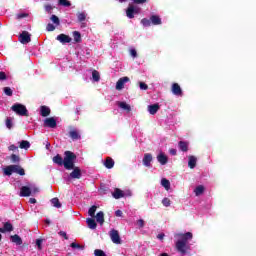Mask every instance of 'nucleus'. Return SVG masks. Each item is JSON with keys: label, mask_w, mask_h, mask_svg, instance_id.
<instances>
[{"label": "nucleus", "mask_w": 256, "mask_h": 256, "mask_svg": "<svg viewBox=\"0 0 256 256\" xmlns=\"http://www.w3.org/2000/svg\"><path fill=\"white\" fill-rule=\"evenodd\" d=\"M175 237L178 238V240L175 243L176 251L180 253L182 256L187 255V253H189V250L191 249V246H189V241L193 239V233H177L175 234Z\"/></svg>", "instance_id": "f257e3e1"}, {"label": "nucleus", "mask_w": 256, "mask_h": 256, "mask_svg": "<svg viewBox=\"0 0 256 256\" xmlns=\"http://www.w3.org/2000/svg\"><path fill=\"white\" fill-rule=\"evenodd\" d=\"M75 161H77V155L69 150L64 152V169L71 171L75 169Z\"/></svg>", "instance_id": "f03ea898"}, {"label": "nucleus", "mask_w": 256, "mask_h": 256, "mask_svg": "<svg viewBox=\"0 0 256 256\" xmlns=\"http://www.w3.org/2000/svg\"><path fill=\"white\" fill-rule=\"evenodd\" d=\"M11 109L20 117H29V110H27V107L23 104L15 103L12 105Z\"/></svg>", "instance_id": "7ed1b4c3"}, {"label": "nucleus", "mask_w": 256, "mask_h": 256, "mask_svg": "<svg viewBox=\"0 0 256 256\" xmlns=\"http://www.w3.org/2000/svg\"><path fill=\"white\" fill-rule=\"evenodd\" d=\"M110 239L112 243L116 245H121V236L119 235V231L113 229L110 231Z\"/></svg>", "instance_id": "20e7f679"}, {"label": "nucleus", "mask_w": 256, "mask_h": 256, "mask_svg": "<svg viewBox=\"0 0 256 256\" xmlns=\"http://www.w3.org/2000/svg\"><path fill=\"white\" fill-rule=\"evenodd\" d=\"M19 41L22 43V45H27V43H31V34L27 31H23L19 35Z\"/></svg>", "instance_id": "39448f33"}, {"label": "nucleus", "mask_w": 256, "mask_h": 256, "mask_svg": "<svg viewBox=\"0 0 256 256\" xmlns=\"http://www.w3.org/2000/svg\"><path fill=\"white\" fill-rule=\"evenodd\" d=\"M171 91L173 95H176L177 97H183V90L181 89V86L178 83L172 84Z\"/></svg>", "instance_id": "423d86ee"}, {"label": "nucleus", "mask_w": 256, "mask_h": 256, "mask_svg": "<svg viewBox=\"0 0 256 256\" xmlns=\"http://www.w3.org/2000/svg\"><path fill=\"white\" fill-rule=\"evenodd\" d=\"M44 127L55 129V127H57V120L54 117L46 118L44 120Z\"/></svg>", "instance_id": "0eeeda50"}, {"label": "nucleus", "mask_w": 256, "mask_h": 256, "mask_svg": "<svg viewBox=\"0 0 256 256\" xmlns=\"http://www.w3.org/2000/svg\"><path fill=\"white\" fill-rule=\"evenodd\" d=\"M130 79L127 76H124L120 78L116 83V89L117 91H121V89H124L125 83H129Z\"/></svg>", "instance_id": "6e6552de"}, {"label": "nucleus", "mask_w": 256, "mask_h": 256, "mask_svg": "<svg viewBox=\"0 0 256 256\" xmlns=\"http://www.w3.org/2000/svg\"><path fill=\"white\" fill-rule=\"evenodd\" d=\"M73 171L70 173L69 178L70 179H81L82 173H81V168L80 167H75L72 168Z\"/></svg>", "instance_id": "1a4fd4ad"}, {"label": "nucleus", "mask_w": 256, "mask_h": 256, "mask_svg": "<svg viewBox=\"0 0 256 256\" xmlns=\"http://www.w3.org/2000/svg\"><path fill=\"white\" fill-rule=\"evenodd\" d=\"M152 161H153V155L151 153L144 154V158L142 160L144 167H151Z\"/></svg>", "instance_id": "9d476101"}, {"label": "nucleus", "mask_w": 256, "mask_h": 256, "mask_svg": "<svg viewBox=\"0 0 256 256\" xmlns=\"http://www.w3.org/2000/svg\"><path fill=\"white\" fill-rule=\"evenodd\" d=\"M56 39H57V41H59L60 43H63V44L71 43V41H72L71 37H69L66 34H59Z\"/></svg>", "instance_id": "9b49d317"}, {"label": "nucleus", "mask_w": 256, "mask_h": 256, "mask_svg": "<svg viewBox=\"0 0 256 256\" xmlns=\"http://www.w3.org/2000/svg\"><path fill=\"white\" fill-rule=\"evenodd\" d=\"M13 231V224L5 222L3 228H0V233H11Z\"/></svg>", "instance_id": "f8f14e48"}, {"label": "nucleus", "mask_w": 256, "mask_h": 256, "mask_svg": "<svg viewBox=\"0 0 256 256\" xmlns=\"http://www.w3.org/2000/svg\"><path fill=\"white\" fill-rule=\"evenodd\" d=\"M157 161L158 163H160V165H167V163L169 162V158L164 153H160L157 156Z\"/></svg>", "instance_id": "ddd939ff"}, {"label": "nucleus", "mask_w": 256, "mask_h": 256, "mask_svg": "<svg viewBox=\"0 0 256 256\" xmlns=\"http://www.w3.org/2000/svg\"><path fill=\"white\" fill-rule=\"evenodd\" d=\"M31 195V188L28 186H22L20 189V197H30Z\"/></svg>", "instance_id": "4468645a"}, {"label": "nucleus", "mask_w": 256, "mask_h": 256, "mask_svg": "<svg viewBox=\"0 0 256 256\" xmlns=\"http://www.w3.org/2000/svg\"><path fill=\"white\" fill-rule=\"evenodd\" d=\"M77 19H78L79 23H82L81 27H87V24L83 22V21H85V19H87V14H85V12H78Z\"/></svg>", "instance_id": "2eb2a0df"}, {"label": "nucleus", "mask_w": 256, "mask_h": 256, "mask_svg": "<svg viewBox=\"0 0 256 256\" xmlns=\"http://www.w3.org/2000/svg\"><path fill=\"white\" fill-rule=\"evenodd\" d=\"M12 173H17V175H25V169L20 165H12Z\"/></svg>", "instance_id": "dca6fc26"}, {"label": "nucleus", "mask_w": 256, "mask_h": 256, "mask_svg": "<svg viewBox=\"0 0 256 256\" xmlns=\"http://www.w3.org/2000/svg\"><path fill=\"white\" fill-rule=\"evenodd\" d=\"M135 13H137V11L135 10V6L133 5H130L126 10V15L128 19H133L135 17Z\"/></svg>", "instance_id": "f3484780"}, {"label": "nucleus", "mask_w": 256, "mask_h": 256, "mask_svg": "<svg viewBox=\"0 0 256 256\" xmlns=\"http://www.w3.org/2000/svg\"><path fill=\"white\" fill-rule=\"evenodd\" d=\"M40 114L42 117H49L51 115V108L47 106H41Z\"/></svg>", "instance_id": "a211bd4d"}, {"label": "nucleus", "mask_w": 256, "mask_h": 256, "mask_svg": "<svg viewBox=\"0 0 256 256\" xmlns=\"http://www.w3.org/2000/svg\"><path fill=\"white\" fill-rule=\"evenodd\" d=\"M112 197H114V199H123V197H125V193H123V190L115 188L114 192L112 193Z\"/></svg>", "instance_id": "6ab92c4d"}, {"label": "nucleus", "mask_w": 256, "mask_h": 256, "mask_svg": "<svg viewBox=\"0 0 256 256\" xmlns=\"http://www.w3.org/2000/svg\"><path fill=\"white\" fill-rule=\"evenodd\" d=\"M52 161H53V163H55L56 165H59L60 167L63 166V165L65 166V160L59 154L54 156Z\"/></svg>", "instance_id": "aec40b11"}, {"label": "nucleus", "mask_w": 256, "mask_h": 256, "mask_svg": "<svg viewBox=\"0 0 256 256\" xmlns=\"http://www.w3.org/2000/svg\"><path fill=\"white\" fill-rule=\"evenodd\" d=\"M159 109H161V106H159V104H152L148 106V111L150 115H156Z\"/></svg>", "instance_id": "412c9836"}, {"label": "nucleus", "mask_w": 256, "mask_h": 256, "mask_svg": "<svg viewBox=\"0 0 256 256\" xmlns=\"http://www.w3.org/2000/svg\"><path fill=\"white\" fill-rule=\"evenodd\" d=\"M178 147L180 151H183V153H187L189 151V142L180 141L178 142Z\"/></svg>", "instance_id": "4be33fe9"}, {"label": "nucleus", "mask_w": 256, "mask_h": 256, "mask_svg": "<svg viewBox=\"0 0 256 256\" xmlns=\"http://www.w3.org/2000/svg\"><path fill=\"white\" fill-rule=\"evenodd\" d=\"M96 221L100 225H103L105 223V214L103 213V211H100L96 214Z\"/></svg>", "instance_id": "5701e85b"}, {"label": "nucleus", "mask_w": 256, "mask_h": 256, "mask_svg": "<svg viewBox=\"0 0 256 256\" xmlns=\"http://www.w3.org/2000/svg\"><path fill=\"white\" fill-rule=\"evenodd\" d=\"M188 167L190 169L197 167V158L195 156H189Z\"/></svg>", "instance_id": "b1692460"}, {"label": "nucleus", "mask_w": 256, "mask_h": 256, "mask_svg": "<svg viewBox=\"0 0 256 256\" xmlns=\"http://www.w3.org/2000/svg\"><path fill=\"white\" fill-rule=\"evenodd\" d=\"M104 165L106 169H113V167H115V161L112 160L111 157H107L106 161L104 162Z\"/></svg>", "instance_id": "393cba45"}, {"label": "nucleus", "mask_w": 256, "mask_h": 256, "mask_svg": "<svg viewBox=\"0 0 256 256\" xmlns=\"http://www.w3.org/2000/svg\"><path fill=\"white\" fill-rule=\"evenodd\" d=\"M69 137H71V139L73 141H77V140L81 139V134H79V132L77 130H71L69 132Z\"/></svg>", "instance_id": "a878e982"}, {"label": "nucleus", "mask_w": 256, "mask_h": 256, "mask_svg": "<svg viewBox=\"0 0 256 256\" xmlns=\"http://www.w3.org/2000/svg\"><path fill=\"white\" fill-rule=\"evenodd\" d=\"M150 21L152 25H161L162 23L161 17H159V15H152L150 17Z\"/></svg>", "instance_id": "bb28decb"}, {"label": "nucleus", "mask_w": 256, "mask_h": 256, "mask_svg": "<svg viewBox=\"0 0 256 256\" xmlns=\"http://www.w3.org/2000/svg\"><path fill=\"white\" fill-rule=\"evenodd\" d=\"M12 243H15L16 245H23V240L20 238L19 235L15 234L10 237Z\"/></svg>", "instance_id": "cd10ccee"}, {"label": "nucleus", "mask_w": 256, "mask_h": 256, "mask_svg": "<svg viewBox=\"0 0 256 256\" xmlns=\"http://www.w3.org/2000/svg\"><path fill=\"white\" fill-rule=\"evenodd\" d=\"M118 107L127 111V113H131V105L127 104L126 102H118Z\"/></svg>", "instance_id": "c85d7f7f"}, {"label": "nucleus", "mask_w": 256, "mask_h": 256, "mask_svg": "<svg viewBox=\"0 0 256 256\" xmlns=\"http://www.w3.org/2000/svg\"><path fill=\"white\" fill-rule=\"evenodd\" d=\"M86 223L89 229H97V222L93 218H87Z\"/></svg>", "instance_id": "c756f323"}, {"label": "nucleus", "mask_w": 256, "mask_h": 256, "mask_svg": "<svg viewBox=\"0 0 256 256\" xmlns=\"http://www.w3.org/2000/svg\"><path fill=\"white\" fill-rule=\"evenodd\" d=\"M161 185L162 187H164V189H166V191H169L171 189V182H169L167 178H163L161 180Z\"/></svg>", "instance_id": "7c9ffc66"}, {"label": "nucleus", "mask_w": 256, "mask_h": 256, "mask_svg": "<svg viewBox=\"0 0 256 256\" xmlns=\"http://www.w3.org/2000/svg\"><path fill=\"white\" fill-rule=\"evenodd\" d=\"M204 192H205V187L203 185L197 186L194 190L196 197H199V195H203Z\"/></svg>", "instance_id": "2f4dec72"}, {"label": "nucleus", "mask_w": 256, "mask_h": 256, "mask_svg": "<svg viewBox=\"0 0 256 256\" xmlns=\"http://www.w3.org/2000/svg\"><path fill=\"white\" fill-rule=\"evenodd\" d=\"M50 21H52V23H54V25H56V27H59L61 25V20H59V17H57V15L53 14L50 17Z\"/></svg>", "instance_id": "473e14b6"}, {"label": "nucleus", "mask_w": 256, "mask_h": 256, "mask_svg": "<svg viewBox=\"0 0 256 256\" xmlns=\"http://www.w3.org/2000/svg\"><path fill=\"white\" fill-rule=\"evenodd\" d=\"M29 147H31V143H29V141H27V140H22L21 142H20V145H19V148L20 149H29Z\"/></svg>", "instance_id": "72a5a7b5"}, {"label": "nucleus", "mask_w": 256, "mask_h": 256, "mask_svg": "<svg viewBox=\"0 0 256 256\" xmlns=\"http://www.w3.org/2000/svg\"><path fill=\"white\" fill-rule=\"evenodd\" d=\"M51 203L53 207H56V209H61V202L59 201V198H52Z\"/></svg>", "instance_id": "f704fd0d"}, {"label": "nucleus", "mask_w": 256, "mask_h": 256, "mask_svg": "<svg viewBox=\"0 0 256 256\" xmlns=\"http://www.w3.org/2000/svg\"><path fill=\"white\" fill-rule=\"evenodd\" d=\"M92 79L93 81L99 82L101 80V75L99 74V71L94 70L92 72Z\"/></svg>", "instance_id": "c9c22d12"}, {"label": "nucleus", "mask_w": 256, "mask_h": 256, "mask_svg": "<svg viewBox=\"0 0 256 256\" xmlns=\"http://www.w3.org/2000/svg\"><path fill=\"white\" fill-rule=\"evenodd\" d=\"M4 175H7L10 177V175H13V166L9 165L6 168H4Z\"/></svg>", "instance_id": "e433bc0d"}, {"label": "nucleus", "mask_w": 256, "mask_h": 256, "mask_svg": "<svg viewBox=\"0 0 256 256\" xmlns=\"http://www.w3.org/2000/svg\"><path fill=\"white\" fill-rule=\"evenodd\" d=\"M73 37L76 43H81V33L79 31H74Z\"/></svg>", "instance_id": "4c0bfd02"}, {"label": "nucleus", "mask_w": 256, "mask_h": 256, "mask_svg": "<svg viewBox=\"0 0 256 256\" xmlns=\"http://www.w3.org/2000/svg\"><path fill=\"white\" fill-rule=\"evenodd\" d=\"M96 211H97V206L93 205L92 207L89 208L88 215H90V217H95Z\"/></svg>", "instance_id": "58836bf2"}, {"label": "nucleus", "mask_w": 256, "mask_h": 256, "mask_svg": "<svg viewBox=\"0 0 256 256\" xmlns=\"http://www.w3.org/2000/svg\"><path fill=\"white\" fill-rule=\"evenodd\" d=\"M58 4L62 5V7H71V2H69V0H59Z\"/></svg>", "instance_id": "ea45409f"}, {"label": "nucleus", "mask_w": 256, "mask_h": 256, "mask_svg": "<svg viewBox=\"0 0 256 256\" xmlns=\"http://www.w3.org/2000/svg\"><path fill=\"white\" fill-rule=\"evenodd\" d=\"M141 23L143 24L144 27H151V19L143 18L141 20Z\"/></svg>", "instance_id": "a19ab883"}, {"label": "nucleus", "mask_w": 256, "mask_h": 256, "mask_svg": "<svg viewBox=\"0 0 256 256\" xmlns=\"http://www.w3.org/2000/svg\"><path fill=\"white\" fill-rule=\"evenodd\" d=\"M10 159H11L12 163H19L21 161V158L16 154H12L10 156Z\"/></svg>", "instance_id": "79ce46f5"}, {"label": "nucleus", "mask_w": 256, "mask_h": 256, "mask_svg": "<svg viewBox=\"0 0 256 256\" xmlns=\"http://www.w3.org/2000/svg\"><path fill=\"white\" fill-rule=\"evenodd\" d=\"M162 205H163L164 207H171V199H169V198H163V199H162Z\"/></svg>", "instance_id": "37998d69"}, {"label": "nucleus", "mask_w": 256, "mask_h": 256, "mask_svg": "<svg viewBox=\"0 0 256 256\" xmlns=\"http://www.w3.org/2000/svg\"><path fill=\"white\" fill-rule=\"evenodd\" d=\"M4 93L8 97H13V90L10 87H4Z\"/></svg>", "instance_id": "c03bdc74"}, {"label": "nucleus", "mask_w": 256, "mask_h": 256, "mask_svg": "<svg viewBox=\"0 0 256 256\" xmlns=\"http://www.w3.org/2000/svg\"><path fill=\"white\" fill-rule=\"evenodd\" d=\"M94 255L95 256H107V254H105V252L101 249L94 250Z\"/></svg>", "instance_id": "a18cd8bd"}, {"label": "nucleus", "mask_w": 256, "mask_h": 256, "mask_svg": "<svg viewBox=\"0 0 256 256\" xmlns=\"http://www.w3.org/2000/svg\"><path fill=\"white\" fill-rule=\"evenodd\" d=\"M70 247H71L72 249H84L83 246H81L80 244H77V243H75V242H72V243L70 244Z\"/></svg>", "instance_id": "49530a36"}, {"label": "nucleus", "mask_w": 256, "mask_h": 256, "mask_svg": "<svg viewBox=\"0 0 256 256\" xmlns=\"http://www.w3.org/2000/svg\"><path fill=\"white\" fill-rule=\"evenodd\" d=\"M6 127H7V129H12L13 128V121H11L10 118L6 119Z\"/></svg>", "instance_id": "de8ad7c7"}, {"label": "nucleus", "mask_w": 256, "mask_h": 256, "mask_svg": "<svg viewBox=\"0 0 256 256\" xmlns=\"http://www.w3.org/2000/svg\"><path fill=\"white\" fill-rule=\"evenodd\" d=\"M36 245H37V247H38V249H39V251H41V249H43V239H37L36 240Z\"/></svg>", "instance_id": "09e8293b"}, {"label": "nucleus", "mask_w": 256, "mask_h": 256, "mask_svg": "<svg viewBox=\"0 0 256 256\" xmlns=\"http://www.w3.org/2000/svg\"><path fill=\"white\" fill-rule=\"evenodd\" d=\"M140 89L142 91H147L149 89V86L144 82H140Z\"/></svg>", "instance_id": "8fccbe9b"}, {"label": "nucleus", "mask_w": 256, "mask_h": 256, "mask_svg": "<svg viewBox=\"0 0 256 256\" xmlns=\"http://www.w3.org/2000/svg\"><path fill=\"white\" fill-rule=\"evenodd\" d=\"M137 225H138V227H140V229H143L145 227V220L139 219L137 221Z\"/></svg>", "instance_id": "3c124183"}, {"label": "nucleus", "mask_w": 256, "mask_h": 256, "mask_svg": "<svg viewBox=\"0 0 256 256\" xmlns=\"http://www.w3.org/2000/svg\"><path fill=\"white\" fill-rule=\"evenodd\" d=\"M46 31H49V32L55 31V25H53L51 23L47 24Z\"/></svg>", "instance_id": "603ef678"}, {"label": "nucleus", "mask_w": 256, "mask_h": 256, "mask_svg": "<svg viewBox=\"0 0 256 256\" xmlns=\"http://www.w3.org/2000/svg\"><path fill=\"white\" fill-rule=\"evenodd\" d=\"M58 235H60V237H63L66 241L69 239V236H67V232L65 231L58 232Z\"/></svg>", "instance_id": "864d4df0"}, {"label": "nucleus", "mask_w": 256, "mask_h": 256, "mask_svg": "<svg viewBox=\"0 0 256 256\" xmlns=\"http://www.w3.org/2000/svg\"><path fill=\"white\" fill-rule=\"evenodd\" d=\"M45 11L51 14V11H53V6H51V4H46Z\"/></svg>", "instance_id": "5fc2aeb1"}, {"label": "nucleus", "mask_w": 256, "mask_h": 256, "mask_svg": "<svg viewBox=\"0 0 256 256\" xmlns=\"http://www.w3.org/2000/svg\"><path fill=\"white\" fill-rule=\"evenodd\" d=\"M133 3L135 5H143V3H147V0H133Z\"/></svg>", "instance_id": "6e6d98bb"}, {"label": "nucleus", "mask_w": 256, "mask_h": 256, "mask_svg": "<svg viewBox=\"0 0 256 256\" xmlns=\"http://www.w3.org/2000/svg\"><path fill=\"white\" fill-rule=\"evenodd\" d=\"M7 79V74L5 72H0V81H5Z\"/></svg>", "instance_id": "4d7b16f0"}, {"label": "nucleus", "mask_w": 256, "mask_h": 256, "mask_svg": "<svg viewBox=\"0 0 256 256\" xmlns=\"http://www.w3.org/2000/svg\"><path fill=\"white\" fill-rule=\"evenodd\" d=\"M130 55H131V57H133L135 59V57H137V50L131 49L130 50Z\"/></svg>", "instance_id": "13d9d810"}, {"label": "nucleus", "mask_w": 256, "mask_h": 256, "mask_svg": "<svg viewBox=\"0 0 256 256\" xmlns=\"http://www.w3.org/2000/svg\"><path fill=\"white\" fill-rule=\"evenodd\" d=\"M9 151H17L19 148L17 146H15L14 144L10 145L8 147Z\"/></svg>", "instance_id": "bf43d9fd"}, {"label": "nucleus", "mask_w": 256, "mask_h": 256, "mask_svg": "<svg viewBox=\"0 0 256 256\" xmlns=\"http://www.w3.org/2000/svg\"><path fill=\"white\" fill-rule=\"evenodd\" d=\"M115 215H116V217H123V211H121V210H116V211H115Z\"/></svg>", "instance_id": "052dcab7"}, {"label": "nucleus", "mask_w": 256, "mask_h": 256, "mask_svg": "<svg viewBox=\"0 0 256 256\" xmlns=\"http://www.w3.org/2000/svg\"><path fill=\"white\" fill-rule=\"evenodd\" d=\"M157 239H159L160 241H163V239H165V233L158 234Z\"/></svg>", "instance_id": "680f3d73"}, {"label": "nucleus", "mask_w": 256, "mask_h": 256, "mask_svg": "<svg viewBox=\"0 0 256 256\" xmlns=\"http://www.w3.org/2000/svg\"><path fill=\"white\" fill-rule=\"evenodd\" d=\"M169 153H170V155H177V149L171 148V149L169 150Z\"/></svg>", "instance_id": "e2e57ef3"}, {"label": "nucleus", "mask_w": 256, "mask_h": 256, "mask_svg": "<svg viewBox=\"0 0 256 256\" xmlns=\"http://www.w3.org/2000/svg\"><path fill=\"white\" fill-rule=\"evenodd\" d=\"M30 189H31V193H39V188H37V187H33Z\"/></svg>", "instance_id": "0e129e2a"}, {"label": "nucleus", "mask_w": 256, "mask_h": 256, "mask_svg": "<svg viewBox=\"0 0 256 256\" xmlns=\"http://www.w3.org/2000/svg\"><path fill=\"white\" fill-rule=\"evenodd\" d=\"M29 203L35 204V203H37V199H35V198H30V199H29Z\"/></svg>", "instance_id": "69168bd1"}, {"label": "nucleus", "mask_w": 256, "mask_h": 256, "mask_svg": "<svg viewBox=\"0 0 256 256\" xmlns=\"http://www.w3.org/2000/svg\"><path fill=\"white\" fill-rule=\"evenodd\" d=\"M101 191H102V193H103V195H106L107 194V189H101Z\"/></svg>", "instance_id": "338daca9"}, {"label": "nucleus", "mask_w": 256, "mask_h": 256, "mask_svg": "<svg viewBox=\"0 0 256 256\" xmlns=\"http://www.w3.org/2000/svg\"><path fill=\"white\" fill-rule=\"evenodd\" d=\"M160 256H169V254H167V253H162V254H160Z\"/></svg>", "instance_id": "774afa93"}]
</instances>
